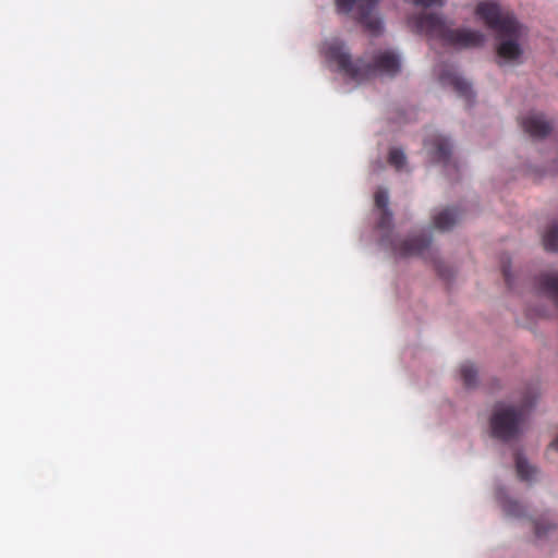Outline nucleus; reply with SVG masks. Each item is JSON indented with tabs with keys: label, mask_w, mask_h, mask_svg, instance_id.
Here are the masks:
<instances>
[{
	"label": "nucleus",
	"mask_w": 558,
	"mask_h": 558,
	"mask_svg": "<svg viewBox=\"0 0 558 558\" xmlns=\"http://www.w3.org/2000/svg\"><path fill=\"white\" fill-rule=\"evenodd\" d=\"M475 14L494 32L497 57L509 63H520L523 56L521 41L526 37L527 28L514 13L497 2L482 1L476 5Z\"/></svg>",
	"instance_id": "obj_1"
},
{
	"label": "nucleus",
	"mask_w": 558,
	"mask_h": 558,
	"mask_svg": "<svg viewBox=\"0 0 558 558\" xmlns=\"http://www.w3.org/2000/svg\"><path fill=\"white\" fill-rule=\"evenodd\" d=\"M325 54L330 62L337 64L340 72L357 82L368 80L377 73L395 76L400 71L399 57L392 51L378 52L373 63L361 60L353 62L344 44L335 39L326 44Z\"/></svg>",
	"instance_id": "obj_2"
},
{
	"label": "nucleus",
	"mask_w": 558,
	"mask_h": 558,
	"mask_svg": "<svg viewBox=\"0 0 558 558\" xmlns=\"http://www.w3.org/2000/svg\"><path fill=\"white\" fill-rule=\"evenodd\" d=\"M409 24L415 32L457 48L481 47L485 41V36L481 32L466 28L452 29L437 14L414 15L409 19Z\"/></svg>",
	"instance_id": "obj_3"
},
{
	"label": "nucleus",
	"mask_w": 558,
	"mask_h": 558,
	"mask_svg": "<svg viewBox=\"0 0 558 558\" xmlns=\"http://www.w3.org/2000/svg\"><path fill=\"white\" fill-rule=\"evenodd\" d=\"M532 405V401H526L520 407L497 405L490 418L493 436L504 441L515 438L520 434L527 410Z\"/></svg>",
	"instance_id": "obj_4"
},
{
	"label": "nucleus",
	"mask_w": 558,
	"mask_h": 558,
	"mask_svg": "<svg viewBox=\"0 0 558 558\" xmlns=\"http://www.w3.org/2000/svg\"><path fill=\"white\" fill-rule=\"evenodd\" d=\"M378 1L379 0H336V5L338 11L344 14L350 13L353 7L356 5L361 24L373 35H378L381 33L383 23L379 19L372 15Z\"/></svg>",
	"instance_id": "obj_5"
},
{
	"label": "nucleus",
	"mask_w": 558,
	"mask_h": 558,
	"mask_svg": "<svg viewBox=\"0 0 558 558\" xmlns=\"http://www.w3.org/2000/svg\"><path fill=\"white\" fill-rule=\"evenodd\" d=\"M424 146L434 161L442 163L446 168H457L456 162H451V145L448 138L435 134L425 140Z\"/></svg>",
	"instance_id": "obj_6"
},
{
	"label": "nucleus",
	"mask_w": 558,
	"mask_h": 558,
	"mask_svg": "<svg viewBox=\"0 0 558 558\" xmlns=\"http://www.w3.org/2000/svg\"><path fill=\"white\" fill-rule=\"evenodd\" d=\"M521 125L524 132L534 138L547 136L553 129L551 123L539 112H530L522 118Z\"/></svg>",
	"instance_id": "obj_7"
},
{
	"label": "nucleus",
	"mask_w": 558,
	"mask_h": 558,
	"mask_svg": "<svg viewBox=\"0 0 558 558\" xmlns=\"http://www.w3.org/2000/svg\"><path fill=\"white\" fill-rule=\"evenodd\" d=\"M440 80L444 83L451 85L461 97H464L468 100L473 98L471 84L463 77L459 76L457 73H444L440 75Z\"/></svg>",
	"instance_id": "obj_8"
},
{
	"label": "nucleus",
	"mask_w": 558,
	"mask_h": 558,
	"mask_svg": "<svg viewBox=\"0 0 558 558\" xmlns=\"http://www.w3.org/2000/svg\"><path fill=\"white\" fill-rule=\"evenodd\" d=\"M460 219V213L457 208H446L433 217L436 229L440 231L450 230Z\"/></svg>",
	"instance_id": "obj_9"
},
{
	"label": "nucleus",
	"mask_w": 558,
	"mask_h": 558,
	"mask_svg": "<svg viewBox=\"0 0 558 558\" xmlns=\"http://www.w3.org/2000/svg\"><path fill=\"white\" fill-rule=\"evenodd\" d=\"M515 469L521 481L530 482L536 474V469L530 465L521 453L515 454Z\"/></svg>",
	"instance_id": "obj_10"
},
{
	"label": "nucleus",
	"mask_w": 558,
	"mask_h": 558,
	"mask_svg": "<svg viewBox=\"0 0 558 558\" xmlns=\"http://www.w3.org/2000/svg\"><path fill=\"white\" fill-rule=\"evenodd\" d=\"M375 228L383 234L390 233L392 229V213L391 210H379V216L375 223Z\"/></svg>",
	"instance_id": "obj_11"
},
{
	"label": "nucleus",
	"mask_w": 558,
	"mask_h": 558,
	"mask_svg": "<svg viewBox=\"0 0 558 558\" xmlns=\"http://www.w3.org/2000/svg\"><path fill=\"white\" fill-rule=\"evenodd\" d=\"M461 378L463 380V384L471 388L476 385L477 379V371L471 363H464L460 367Z\"/></svg>",
	"instance_id": "obj_12"
},
{
	"label": "nucleus",
	"mask_w": 558,
	"mask_h": 558,
	"mask_svg": "<svg viewBox=\"0 0 558 558\" xmlns=\"http://www.w3.org/2000/svg\"><path fill=\"white\" fill-rule=\"evenodd\" d=\"M395 248L393 254L400 257H410L413 255H423L425 250L430 246H392Z\"/></svg>",
	"instance_id": "obj_13"
},
{
	"label": "nucleus",
	"mask_w": 558,
	"mask_h": 558,
	"mask_svg": "<svg viewBox=\"0 0 558 558\" xmlns=\"http://www.w3.org/2000/svg\"><path fill=\"white\" fill-rule=\"evenodd\" d=\"M543 244H558V219L553 220L543 234Z\"/></svg>",
	"instance_id": "obj_14"
},
{
	"label": "nucleus",
	"mask_w": 558,
	"mask_h": 558,
	"mask_svg": "<svg viewBox=\"0 0 558 558\" xmlns=\"http://www.w3.org/2000/svg\"><path fill=\"white\" fill-rule=\"evenodd\" d=\"M388 162L397 170L405 165V155L401 149L393 148L389 151Z\"/></svg>",
	"instance_id": "obj_15"
},
{
	"label": "nucleus",
	"mask_w": 558,
	"mask_h": 558,
	"mask_svg": "<svg viewBox=\"0 0 558 558\" xmlns=\"http://www.w3.org/2000/svg\"><path fill=\"white\" fill-rule=\"evenodd\" d=\"M375 207L378 210H389V196L388 192L384 189H378L374 196Z\"/></svg>",
	"instance_id": "obj_16"
},
{
	"label": "nucleus",
	"mask_w": 558,
	"mask_h": 558,
	"mask_svg": "<svg viewBox=\"0 0 558 558\" xmlns=\"http://www.w3.org/2000/svg\"><path fill=\"white\" fill-rule=\"evenodd\" d=\"M504 510L508 515L522 517L524 514L523 506L515 500H507L504 504Z\"/></svg>",
	"instance_id": "obj_17"
},
{
	"label": "nucleus",
	"mask_w": 558,
	"mask_h": 558,
	"mask_svg": "<svg viewBox=\"0 0 558 558\" xmlns=\"http://www.w3.org/2000/svg\"><path fill=\"white\" fill-rule=\"evenodd\" d=\"M435 269L438 272L440 277L444 279H449L452 275L451 269H449L442 262L436 260L435 262Z\"/></svg>",
	"instance_id": "obj_18"
},
{
	"label": "nucleus",
	"mask_w": 558,
	"mask_h": 558,
	"mask_svg": "<svg viewBox=\"0 0 558 558\" xmlns=\"http://www.w3.org/2000/svg\"><path fill=\"white\" fill-rule=\"evenodd\" d=\"M553 526L550 524H545L541 521H536L535 522V534L537 537H543L547 534V532L551 529Z\"/></svg>",
	"instance_id": "obj_19"
},
{
	"label": "nucleus",
	"mask_w": 558,
	"mask_h": 558,
	"mask_svg": "<svg viewBox=\"0 0 558 558\" xmlns=\"http://www.w3.org/2000/svg\"><path fill=\"white\" fill-rule=\"evenodd\" d=\"M501 271H502L506 283L508 284V287H511L512 283H511L510 262L509 260L502 263Z\"/></svg>",
	"instance_id": "obj_20"
},
{
	"label": "nucleus",
	"mask_w": 558,
	"mask_h": 558,
	"mask_svg": "<svg viewBox=\"0 0 558 558\" xmlns=\"http://www.w3.org/2000/svg\"><path fill=\"white\" fill-rule=\"evenodd\" d=\"M416 5L422 7H432V5H442V0H414Z\"/></svg>",
	"instance_id": "obj_21"
},
{
	"label": "nucleus",
	"mask_w": 558,
	"mask_h": 558,
	"mask_svg": "<svg viewBox=\"0 0 558 558\" xmlns=\"http://www.w3.org/2000/svg\"><path fill=\"white\" fill-rule=\"evenodd\" d=\"M549 450H556L558 451V435L555 437V439L549 445Z\"/></svg>",
	"instance_id": "obj_22"
},
{
	"label": "nucleus",
	"mask_w": 558,
	"mask_h": 558,
	"mask_svg": "<svg viewBox=\"0 0 558 558\" xmlns=\"http://www.w3.org/2000/svg\"><path fill=\"white\" fill-rule=\"evenodd\" d=\"M547 248H550L551 251H557L558 250V246H554V245H550V246H546Z\"/></svg>",
	"instance_id": "obj_23"
}]
</instances>
